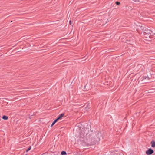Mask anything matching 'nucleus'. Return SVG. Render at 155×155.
I'll return each instance as SVG.
<instances>
[{"label": "nucleus", "mask_w": 155, "mask_h": 155, "mask_svg": "<svg viewBox=\"0 0 155 155\" xmlns=\"http://www.w3.org/2000/svg\"><path fill=\"white\" fill-rule=\"evenodd\" d=\"M140 29L143 30V32L146 35H155V33L153 32L151 29L149 27H144V26L141 25L140 27Z\"/></svg>", "instance_id": "1"}, {"label": "nucleus", "mask_w": 155, "mask_h": 155, "mask_svg": "<svg viewBox=\"0 0 155 155\" xmlns=\"http://www.w3.org/2000/svg\"><path fill=\"white\" fill-rule=\"evenodd\" d=\"M146 79H149V77L147 76L143 77L139 80V82L140 83V84H144L150 82V81H144Z\"/></svg>", "instance_id": "2"}, {"label": "nucleus", "mask_w": 155, "mask_h": 155, "mask_svg": "<svg viewBox=\"0 0 155 155\" xmlns=\"http://www.w3.org/2000/svg\"><path fill=\"white\" fill-rule=\"evenodd\" d=\"M153 152L154 151L152 149L150 148L146 151V153L147 155H150L152 154Z\"/></svg>", "instance_id": "3"}, {"label": "nucleus", "mask_w": 155, "mask_h": 155, "mask_svg": "<svg viewBox=\"0 0 155 155\" xmlns=\"http://www.w3.org/2000/svg\"><path fill=\"white\" fill-rule=\"evenodd\" d=\"M152 36L150 35H146V34H145L144 36L146 38V40H149L148 39L152 38Z\"/></svg>", "instance_id": "4"}, {"label": "nucleus", "mask_w": 155, "mask_h": 155, "mask_svg": "<svg viewBox=\"0 0 155 155\" xmlns=\"http://www.w3.org/2000/svg\"><path fill=\"white\" fill-rule=\"evenodd\" d=\"M151 147H155V141H152L151 142Z\"/></svg>", "instance_id": "5"}, {"label": "nucleus", "mask_w": 155, "mask_h": 155, "mask_svg": "<svg viewBox=\"0 0 155 155\" xmlns=\"http://www.w3.org/2000/svg\"><path fill=\"white\" fill-rule=\"evenodd\" d=\"M64 115V114L63 113L59 115L58 116V117L57 118L58 120L59 119L61 118L62 117H63Z\"/></svg>", "instance_id": "6"}, {"label": "nucleus", "mask_w": 155, "mask_h": 155, "mask_svg": "<svg viewBox=\"0 0 155 155\" xmlns=\"http://www.w3.org/2000/svg\"><path fill=\"white\" fill-rule=\"evenodd\" d=\"M58 120L57 119H56L52 123V124L51 125V127H52V126H53L54 124L56 123V122H57V121Z\"/></svg>", "instance_id": "7"}, {"label": "nucleus", "mask_w": 155, "mask_h": 155, "mask_svg": "<svg viewBox=\"0 0 155 155\" xmlns=\"http://www.w3.org/2000/svg\"><path fill=\"white\" fill-rule=\"evenodd\" d=\"M90 103H88L87 104V106L86 107V110H87L88 109L90 108Z\"/></svg>", "instance_id": "8"}, {"label": "nucleus", "mask_w": 155, "mask_h": 155, "mask_svg": "<svg viewBox=\"0 0 155 155\" xmlns=\"http://www.w3.org/2000/svg\"><path fill=\"white\" fill-rule=\"evenodd\" d=\"M2 119L4 120H7L8 119V117L4 115L2 117Z\"/></svg>", "instance_id": "9"}, {"label": "nucleus", "mask_w": 155, "mask_h": 155, "mask_svg": "<svg viewBox=\"0 0 155 155\" xmlns=\"http://www.w3.org/2000/svg\"><path fill=\"white\" fill-rule=\"evenodd\" d=\"M61 155H66L67 154V153L65 151H62L61 153Z\"/></svg>", "instance_id": "10"}, {"label": "nucleus", "mask_w": 155, "mask_h": 155, "mask_svg": "<svg viewBox=\"0 0 155 155\" xmlns=\"http://www.w3.org/2000/svg\"><path fill=\"white\" fill-rule=\"evenodd\" d=\"M31 148V146H30L28 148V149L26 150V152H28L29 150H30Z\"/></svg>", "instance_id": "11"}, {"label": "nucleus", "mask_w": 155, "mask_h": 155, "mask_svg": "<svg viewBox=\"0 0 155 155\" xmlns=\"http://www.w3.org/2000/svg\"><path fill=\"white\" fill-rule=\"evenodd\" d=\"M116 4V5H119L120 4V3L118 2H115Z\"/></svg>", "instance_id": "12"}, {"label": "nucleus", "mask_w": 155, "mask_h": 155, "mask_svg": "<svg viewBox=\"0 0 155 155\" xmlns=\"http://www.w3.org/2000/svg\"><path fill=\"white\" fill-rule=\"evenodd\" d=\"M143 65L141 64H139L138 65V67H140V68H141L142 67Z\"/></svg>", "instance_id": "13"}, {"label": "nucleus", "mask_w": 155, "mask_h": 155, "mask_svg": "<svg viewBox=\"0 0 155 155\" xmlns=\"http://www.w3.org/2000/svg\"><path fill=\"white\" fill-rule=\"evenodd\" d=\"M150 79L149 78V79H146V80H145V81H149Z\"/></svg>", "instance_id": "14"}, {"label": "nucleus", "mask_w": 155, "mask_h": 155, "mask_svg": "<svg viewBox=\"0 0 155 155\" xmlns=\"http://www.w3.org/2000/svg\"><path fill=\"white\" fill-rule=\"evenodd\" d=\"M152 68H155V64H153L152 65Z\"/></svg>", "instance_id": "15"}, {"label": "nucleus", "mask_w": 155, "mask_h": 155, "mask_svg": "<svg viewBox=\"0 0 155 155\" xmlns=\"http://www.w3.org/2000/svg\"><path fill=\"white\" fill-rule=\"evenodd\" d=\"M71 23H72V22H71V21H69V24H70V25H71Z\"/></svg>", "instance_id": "16"}, {"label": "nucleus", "mask_w": 155, "mask_h": 155, "mask_svg": "<svg viewBox=\"0 0 155 155\" xmlns=\"http://www.w3.org/2000/svg\"><path fill=\"white\" fill-rule=\"evenodd\" d=\"M82 59H84V58H83Z\"/></svg>", "instance_id": "17"}]
</instances>
